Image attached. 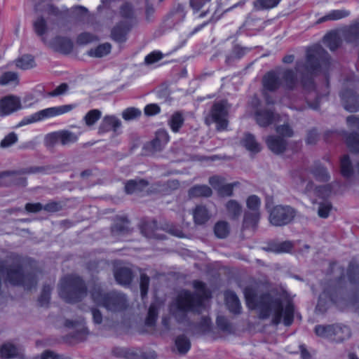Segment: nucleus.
I'll return each mask as SVG.
<instances>
[{
  "label": "nucleus",
  "mask_w": 359,
  "mask_h": 359,
  "mask_svg": "<svg viewBox=\"0 0 359 359\" xmlns=\"http://www.w3.org/2000/svg\"><path fill=\"white\" fill-rule=\"evenodd\" d=\"M210 0H190V6L195 11H198L203 6Z\"/></svg>",
  "instance_id": "63"
},
{
  "label": "nucleus",
  "mask_w": 359,
  "mask_h": 359,
  "mask_svg": "<svg viewBox=\"0 0 359 359\" xmlns=\"http://www.w3.org/2000/svg\"><path fill=\"white\" fill-rule=\"evenodd\" d=\"M151 0H145V13H146V19L148 21H150L151 19V17L153 16L155 9L152 5V4L150 3Z\"/></svg>",
  "instance_id": "62"
},
{
  "label": "nucleus",
  "mask_w": 359,
  "mask_h": 359,
  "mask_svg": "<svg viewBox=\"0 0 359 359\" xmlns=\"http://www.w3.org/2000/svg\"><path fill=\"white\" fill-rule=\"evenodd\" d=\"M261 199L256 195L249 196L246 199L248 210L244 214L243 225L245 227H254L260 217L259 208Z\"/></svg>",
  "instance_id": "10"
},
{
  "label": "nucleus",
  "mask_w": 359,
  "mask_h": 359,
  "mask_svg": "<svg viewBox=\"0 0 359 359\" xmlns=\"http://www.w3.org/2000/svg\"><path fill=\"white\" fill-rule=\"evenodd\" d=\"M280 84L278 77L274 72H269L263 79V85L266 90H274L279 87Z\"/></svg>",
  "instance_id": "30"
},
{
  "label": "nucleus",
  "mask_w": 359,
  "mask_h": 359,
  "mask_svg": "<svg viewBox=\"0 0 359 359\" xmlns=\"http://www.w3.org/2000/svg\"><path fill=\"white\" fill-rule=\"evenodd\" d=\"M131 28V25L128 22H121L115 25L111 31V38L118 43L126 42L127 34Z\"/></svg>",
  "instance_id": "16"
},
{
  "label": "nucleus",
  "mask_w": 359,
  "mask_h": 359,
  "mask_svg": "<svg viewBox=\"0 0 359 359\" xmlns=\"http://www.w3.org/2000/svg\"><path fill=\"white\" fill-rule=\"evenodd\" d=\"M141 114V111L136 108H128L122 113L123 118L126 120H133L138 117Z\"/></svg>",
  "instance_id": "52"
},
{
  "label": "nucleus",
  "mask_w": 359,
  "mask_h": 359,
  "mask_svg": "<svg viewBox=\"0 0 359 359\" xmlns=\"http://www.w3.org/2000/svg\"><path fill=\"white\" fill-rule=\"evenodd\" d=\"M99 42V38L95 34L89 32H83L77 37V43L79 45L88 43H97Z\"/></svg>",
  "instance_id": "35"
},
{
  "label": "nucleus",
  "mask_w": 359,
  "mask_h": 359,
  "mask_svg": "<svg viewBox=\"0 0 359 359\" xmlns=\"http://www.w3.org/2000/svg\"><path fill=\"white\" fill-rule=\"evenodd\" d=\"M169 142V136L166 131L158 130L155 139L151 142V147L154 151L161 150Z\"/></svg>",
  "instance_id": "23"
},
{
  "label": "nucleus",
  "mask_w": 359,
  "mask_h": 359,
  "mask_svg": "<svg viewBox=\"0 0 359 359\" xmlns=\"http://www.w3.org/2000/svg\"><path fill=\"white\" fill-rule=\"evenodd\" d=\"M15 65L17 68L27 70L34 68L36 66V62L32 55H24L15 60Z\"/></svg>",
  "instance_id": "28"
},
{
  "label": "nucleus",
  "mask_w": 359,
  "mask_h": 359,
  "mask_svg": "<svg viewBox=\"0 0 359 359\" xmlns=\"http://www.w3.org/2000/svg\"><path fill=\"white\" fill-rule=\"evenodd\" d=\"M18 75L13 72H7L0 76V85H17L18 83Z\"/></svg>",
  "instance_id": "34"
},
{
  "label": "nucleus",
  "mask_w": 359,
  "mask_h": 359,
  "mask_svg": "<svg viewBox=\"0 0 359 359\" xmlns=\"http://www.w3.org/2000/svg\"><path fill=\"white\" fill-rule=\"evenodd\" d=\"M90 297L95 304L102 306L111 312L120 311L126 307L124 294L116 292L104 294L100 285L94 286L90 291Z\"/></svg>",
  "instance_id": "4"
},
{
  "label": "nucleus",
  "mask_w": 359,
  "mask_h": 359,
  "mask_svg": "<svg viewBox=\"0 0 359 359\" xmlns=\"http://www.w3.org/2000/svg\"><path fill=\"white\" fill-rule=\"evenodd\" d=\"M102 113L98 109H92L89 111L83 118L86 125L91 126L94 125L101 117Z\"/></svg>",
  "instance_id": "38"
},
{
  "label": "nucleus",
  "mask_w": 359,
  "mask_h": 359,
  "mask_svg": "<svg viewBox=\"0 0 359 359\" xmlns=\"http://www.w3.org/2000/svg\"><path fill=\"white\" fill-rule=\"evenodd\" d=\"M333 327L334 325H318L315 328V332L318 337L332 339Z\"/></svg>",
  "instance_id": "39"
},
{
  "label": "nucleus",
  "mask_w": 359,
  "mask_h": 359,
  "mask_svg": "<svg viewBox=\"0 0 359 359\" xmlns=\"http://www.w3.org/2000/svg\"><path fill=\"white\" fill-rule=\"evenodd\" d=\"M158 305H157V304L156 303H154L150 306L149 309L148 316L146 319L147 325L152 326L155 324L158 315Z\"/></svg>",
  "instance_id": "45"
},
{
  "label": "nucleus",
  "mask_w": 359,
  "mask_h": 359,
  "mask_svg": "<svg viewBox=\"0 0 359 359\" xmlns=\"http://www.w3.org/2000/svg\"><path fill=\"white\" fill-rule=\"evenodd\" d=\"M121 126V122L118 118L115 116H105L103 118L100 126V133H105L109 130L116 131Z\"/></svg>",
  "instance_id": "22"
},
{
  "label": "nucleus",
  "mask_w": 359,
  "mask_h": 359,
  "mask_svg": "<svg viewBox=\"0 0 359 359\" xmlns=\"http://www.w3.org/2000/svg\"><path fill=\"white\" fill-rule=\"evenodd\" d=\"M226 179L223 177L215 175L210 177L209 183L212 187L215 189L217 192L221 189L222 185L226 183Z\"/></svg>",
  "instance_id": "49"
},
{
  "label": "nucleus",
  "mask_w": 359,
  "mask_h": 359,
  "mask_svg": "<svg viewBox=\"0 0 359 359\" xmlns=\"http://www.w3.org/2000/svg\"><path fill=\"white\" fill-rule=\"evenodd\" d=\"M344 41L348 43H359V22H355L342 29Z\"/></svg>",
  "instance_id": "18"
},
{
  "label": "nucleus",
  "mask_w": 359,
  "mask_h": 359,
  "mask_svg": "<svg viewBox=\"0 0 359 359\" xmlns=\"http://www.w3.org/2000/svg\"><path fill=\"white\" fill-rule=\"evenodd\" d=\"M193 217L196 224H203L210 219V215L205 207L198 205L194 210Z\"/></svg>",
  "instance_id": "29"
},
{
  "label": "nucleus",
  "mask_w": 359,
  "mask_h": 359,
  "mask_svg": "<svg viewBox=\"0 0 359 359\" xmlns=\"http://www.w3.org/2000/svg\"><path fill=\"white\" fill-rule=\"evenodd\" d=\"M60 297L67 302H76L86 294L83 283L78 276H71L62 279L59 285Z\"/></svg>",
  "instance_id": "6"
},
{
  "label": "nucleus",
  "mask_w": 359,
  "mask_h": 359,
  "mask_svg": "<svg viewBox=\"0 0 359 359\" xmlns=\"http://www.w3.org/2000/svg\"><path fill=\"white\" fill-rule=\"evenodd\" d=\"M52 51L63 55H70L81 59L86 56L102 57L111 53V46H50Z\"/></svg>",
  "instance_id": "5"
},
{
  "label": "nucleus",
  "mask_w": 359,
  "mask_h": 359,
  "mask_svg": "<svg viewBox=\"0 0 359 359\" xmlns=\"http://www.w3.org/2000/svg\"><path fill=\"white\" fill-rule=\"evenodd\" d=\"M148 186V183L143 180H132L127 182L125 190L127 194H133L142 191Z\"/></svg>",
  "instance_id": "26"
},
{
  "label": "nucleus",
  "mask_w": 359,
  "mask_h": 359,
  "mask_svg": "<svg viewBox=\"0 0 359 359\" xmlns=\"http://www.w3.org/2000/svg\"><path fill=\"white\" fill-rule=\"evenodd\" d=\"M353 169L348 156H344L341 160V172L344 177H350Z\"/></svg>",
  "instance_id": "44"
},
{
  "label": "nucleus",
  "mask_w": 359,
  "mask_h": 359,
  "mask_svg": "<svg viewBox=\"0 0 359 359\" xmlns=\"http://www.w3.org/2000/svg\"><path fill=\"white\" fill-rule=\"evenodd\" d=\"M326 59L327 56L321 46H311L307 50L306 70L311 72L316 69Z\"/></svg>",
  "instance_id": "13"
},
{
  "label": "nucleus",
  "mask_w": 359,
  "mask_h": 359,
  "mask_svg": "<svg viewBox=\"0 0 359 359\" xmlns=\"http://www.w3.org/2000/svg\"><path fill=\"white\" fill-rule=\"evenodd\" d=\"M311 174L316 180L320 181H326L329 178L327 170L322 166L315 168Z\"/></svg>",
  "instance_id": "47"
},
{
  "label": "nucleus",
  "mask_w": 359,
  "mask_h": 359,
  "mask_svg": "<svg viewBox=\"0 0 359 359\" xmlns=\"http://www.w3.org/2000/svg\"><path fill=\"white\" fill-rule=\"evenodd\" d=\"M341 97L345 109L349 111L359 110V96L352 89L344 90L341 93Z\"/></svg>",
  "instance_id": "15"
},
{
  "label": "nucleus",
  "mask_w": 359,
  "mask_h": 359,
  "mask_svg": "<svg viewBox=\"0 0 359 359\" xmlns=\"http://www.w3.org/2000/svg\"><path fill=\"white\" fill-rule=\"evenodd\" d=\"M51 288L50 286H45L42 290L41 294L39 299V302L41 306L46 305L50 299Z\"/></svg>",
  "instance_id": "55"
},
{
  "label": "nucleus",
  "mask_w": 359,
  "mask_h": 359,
  "mask_svg": "<svg viewBox=\"0 0 359 359\" xmlns=\"http://www.w3.org/2000/svg\"><path fill=\"white\" fill-rule=\"evenodd\" d=\"M160 112V107L156 104H147L144 107V113L148 116H153Z\"/></svg>",
  "instance_id": "61"
},
{
  "label": "nucleus",
  "mask_w": 359,
  "mask_h": 359,
  "mask_svg": "<svg viewBox=\"0 0 359 359\" xmlns=\"http://www.w3.org/2000/svg\"><path fill=\"white\" fill-rule=\"evenodd\" d=\"M169 55L170 53H163L159 50H154L145 56L144 62L148 65H152Z\"/></svg>",
  "instance_id": "36"
},
{
  "label": "nucleus",
  "mask_w": 359,
  "mask_h": 359,
  "mask_svg": "<svg viewBox=\"0 0 359 359\" xmlns=\"http://www.w3.org/2000/svg\"><path fill=\"white\" fill-rule=\"evenodd\" d=\"M347 124L353 130H359V117L354 115L348 116L347 118Z\"/></svg>",
  "instance_id": "60"
},
{
  "label": "nucleus",
  "mask_w": 359,
  "mask_h": 359,
  "mask_svg": "<svg viewBox=\"0 0 359 359\" xmlns=\"http://www.w3.org/2000/svg\"><path fill=\"white\" fill-rule=\"evenodd\" d=\"M224 296L226 304L229 311L234 313H239L241 307L240 301L236 294L231 291H227Z\"/></svg>",
  "instance_id": "24"
},
{
  "label": "nucleus",
  "mask_w": 359,
  "mask_h": 359,
  "mask_svg": "<svg viewBox=\"0 0 359 359\" xmlns=\"http://www.w3.org/2000/svg\"><path fill=\"white\" fill-rule=\"evenodd\" d=\"M350 12L346 10H334L328 13V18L330 20H337L346 17H348Z\"/></svg>",
  "instance_id": "54"
},
{
  "label": "nucleus",
  "mask_w": 359,
  "mask_h": 359,
  "mask_svg": "<svg viewBox=\"0 0 359 359\" xmlns=\"http://www.w3.org/2000/svg\"><path fill=\"white\" fill-rule=\"evenodd\" d=\"M69 89L68 85L62 83L56 87L53 91L50 92L48 95L51 97L62 95L65 94Z\"/></svg>",
  "instance_id": "58"
},
{
  "label": "nucleus",
  "mask_w": 359,
  "mask_h": 359,
  "mask_svg": "<svg viewBox=\"0 0 359 359\" xmlns=\"http://www.w3.org/2000/svg\"><path fill=\"white\" fill-rule=\"evenodd\" d=\"M194 287L196 290L195 294L183 290L170 306V312L178 320L188 311L200 313L207 306L210 292L200 281H194Z\"/></svg>",
  "instance_id": "2"
},
{
  "label": "nucleus",
  "mask_w": 359,
  "mask_h": 359,
  "mask_svg": "<svg viewBox=\"0 0 359 359\" xmlns=\"http://www.w3.org/2000/svg\"><path fill=\"white\" fill-rule=\"evenodd\" d=\"M235 184L225 183L219 190L218 194L222 196H229L233 194V189Z\"/></svg>",
  "instance_id": "59"
},
{
  "label": "nucleus",
  "mask_w": 359,
  "mask_h": 359,
  "mask_svg": "<svg viewBox=\"0 0 359 359\" xmlns=\"http://www.w3.org/2000/svg\"><path fill=\"white\" fill-rule=\"evenodd\" d=\"M6 274V280L12 285H23L26 289H30L31 286L36 283L34 278L32 275L24 276L22 270L18 266H14L9 269H5L0 264V275Z\"/></svg>",
  "instance_id": "9"
},
{
  "label": "nucleus",
  "mask_w": 359,
  "mask_h": 359,
  "mask_svg": "<svg viewBox=\"0 0 359 359\" xmlns=\"http://www.w3.org/2000/svg\"><path fill=\"white\" fill-rule=\"evenodd\" d=\"M244 294L248 308L257 310L261 318H271L274 324H278L283 320L287 326L292 323L293 306L290 303L283 306L281 294L271 292L258 296L250 287L245 288Z\"/></svg>",
  "instance_id": "1"
},
{
  "label": "nucleus",
  "mask_w": 359,
  "mask_h": 359,
  "mask_svg": "<svg viewBox=\"0 0 359 359\" xmlns=\"http://www.w3.org/2000/svg\"><path fill=\"white\" fill-rule=\"evenodd\" d=\"M1 356L4 358H23V350L11 343L4 344L0 348Z\"/></svg>",
  "instance_id": "20"
},
{
  "label": "nucleus",
  "mask_w": 359,
  "mask_h": 359,
  "mask_svg": "<svg viewBox=\"0 0 359 359\" xmlns=\"http://www.w3.org/2000/svg\"><path fill=\"white\" fill-rule=\"evenodd\" d=\"M332 339L337 341H344L351 336L350 329L345 325H335L333 327Z\"/></svg>",
  "instance_id": "27"
},
{
  "label": "nucleus",
  "mask_w": 359,
  "mask_h": 359,
  "mask_svg": "<svg viewBox=\"0 0 359 359\" xmlns=\"http://www.w3.org/2000/svg\"><path fill=\"white\" fill-rule=\"evenodd\" d=\"M46 12L49 15H53L57 17L62 16L63 15H65L68 12L67 8H65L63 10H60L58 8L54 6L53 5L49 4L47 6Z\"/></svg>",
  "instance_id": "56"
},
{
  "label": "nucleus",
  "mask_w": 359,
  "mask_h": 359,
  "mask_svg": "<svg viewBox=\"0 0 359 359\" xmlns=\"http://www.w3.org/2000/svg\"><path fill=\"white\" fill-rule=\"evenodd\" d=\"M283 76L286 87L288 88H292L297 79V76L294 72L292 70H287L283 73Z\"/></svg>",
  "instance_id": "51"
},
{
  "label": "nucleus",
  "mask_w": 359,
  "mask_h": 359,
  "mask_svg": "<svg viewBox=\"0 0 359 359\" xmlns=\"http://www.w3.org/2000/svg\"><path fill=\"white\" fill-rule=\"evenodd\" d=\"M79 135L69 130H62L47 135L46 138L52 142H60L63 145L72 144L77 141Z\"/></svg>",
  "instance_id": "17"
},
{
  "label": "nucleus",
  "mask_w": 359,
  "mask_h": 359,
  "mask_svg": "<svg viewBox=\"0 0 359 359\" xmlns=\"http://www.w3.org/2000/svg\"><path fill=\"white\" fill-rule=\"evenodd\" d=\"M23 108L20 97L8 95L0 100V116H5Z\"/></svg>",
  "instance_id": "14"
},
{
  "label": "nucleus",
  "mask_w": 359,
  "mask_h": 359,
  "mask_svg": "<svg viewBox=\"0 0 359 359\" xmlns=\"http://www.w3.org/2000/svg\"><path fill=\"white\" fill-rule=\"evenodd\" d=\"M43 206L41 203H27L25 206L27 211L30 212H36L42 210Z\"/></svg>",
  "instance_id": "64"
},
{
  "label": "nucleus",
  "mask_w": 359,
  "mask_h": 359,
  "mask_svg": "<svg viewBox=\"0 0 359 359\" xmlns=\"http://www.w3.org/2000/svg\"><path fill=\"white\" fill-rule=\"evenodd\" d=\"M149 283V277L145 274H142L140 277V290L142 297L146 296L147 294Z\"/></svg>",
  "instance_id": "57"
},
{
  "label": "nucleus",
  "mask_w": 359,
  "mask_h": 359,
  "mask_svg": "<svg viewBox=\"0 0 359 359\" xmlns=\"http://www.w3.org/2000/svg\"><path fill=\"white\" fill-rule=\"evenodd\" d=\"M323 42L325 45H340L344 42L341 30H331L323 38Z\"/></svg>",
  "instance_id": "25"
},
{
  "label": "nucleus",
  "mask_w": 359,
  "mask_h": 359,
  "mask_svg": "<svg viewBox=\"0 0 359 359\" xmlns=\"http://www.w3.org/2000/svg\"><path fill=\"white\" fill-rule=\"evenodd\" d=\"M228 112L229 105L224 100L218 102L213 105L210 112V117L212 122L216 123L218 130L226 128L228 125Z\"/></svg>",
  "instance_id": "12"
},
{
  "label": "nucleus",
  "mask_w": 359,
  "mask_h": 359,
  "mask_svg": "<svg viewBox=\"0 0 359 359\" xmlns=\"http://www.w3.org/2000/svg\"><path fill=\"white\" fill-rule=\"evenodd\" d=\"M212 194V189L207 185L195 186L189 191V195L190 197H208L210 196Z\"/></svg>",
  "instance_id": "33"
},
{
  "label": "nucleus",
  "mask_w": 359,
  "mask_h": 359,
  "mask_svg": "<svg viewBox=\"0 0 359 359\" xmlns=\"http://www.w3.org/2000/svg\"><path fill=\"white\" fill-rule=\"evenodd\" d=\"M18 140V136L14 133H11L6 135L1 142V147L7 148L15 144Z\"/></svg>",
  "instance_id": "53"
},
{
  "label": "nucleus",
  "mask_w": 359,
  "mask_h": 359,
  "mask_svg": "<svg viewBox=\"0 0 359 359\" xmlns=\"http://www.w3.org/2000/svg\"><path fill=\"white\" fill-rule=\"evenodd\" d=\"M276 131L281 137L270 135L266 137V144L273 153L278 154L283 152L286 148L287 142L284 138L292 137L293 131L287 124L278 126Z\"/></svg>",
  "instance_id": "8"
},
{
  "label": "nucleus",
  "mask_w": 359,
  "mask_h": 359,
  "mask_svg": "<svg viewBox=\"0 0 359 359\" xmlns=\"http://www.w3.org/2000/svg\"><path fill=\"white\" fill-rule=\"evenodd\" d=\"M184 123V118L182 114L176 112L172 115L169 121L171 130L176 133L179 130Z\"/></svg>",
  "instance_id": "37"
},
{
  "label": "nucleus",
  "mask_w": 359,
  "mask_h": 359,
  "mask_svg": "<svg viewBox=\"0 0 359 359\" xmlns=\"http://www.w3.org/2000/svg\"><path fill=\"white\" fill-rule=\"evenodd\" d=\"M255 118L257 123L263 127L278 122L276 116L268 109H257L255 114Z\"/></svg>",
  "instance_id": "19"
},
{
  "label": "nucleus",
  "mask_w": 359,
  "mask_h": 359,
  "mask_svg": "<svg viewBox=\"0 0 359 359\" xmlns=\"http://www.w3.org/2000/svg\"><path fill=\"white\" fill-rule=\"evenodd\" d=\"M280 0H256L254 2V6L257 9H270L276 7Z\"/></svg>",
  "instance_id": "42"
},
{
  "label": "nucleus",
  "mask_w": 359,
  "mask_h": 359,
  "mask_svg": "<svg viewBox=\"0 0 359 359\" xmlns=\"http://www.w3.org/2000/svg\"><path fill=\"white\" fill-rule=\"evenodd\" d=\"M75 105L66 104L48 107L24 117L18 124V127L43 121L62 114H66L74 109Z\"/></svg>",
  "instance_id": "7"
},
{
  "label": "nucleus",
  "mask_w": 359,
  "mask_h": 359,
  "mask_svg": "<svg viewBox=\"0 0 359 359\" xmlns=\"http://www.w3.org/2000/svg\"><path fill=\"white\" fill-rule=\"evenodd\" d=\"M292 248V244L290 241H285L275 244L271 247V250L276 253L289 252Z\"/></svg>",
  "instance_id": "46"
},
{
  "label": "nucleus",
  "mask_w": 359,
  "mask_h": 359,
  "mask_svg": "<svg viewBox=\"0 0 359 359\" xmlns=\"http://www.w3.org/2000/svg\"><path fill=\"white\" fill-rule=\"evenodd\" d=\"M34 32L39 36H42L47 31V23L43 17H39L33 23Z\"/></svg>",
  "instance_id": "41"
},
{
  "label": "nucleus",
  "mask_w": 359,
  "mask_h": 359,
  "mask_svg": "<svg viewBox=\"0 0 359 359\" xmlns=\"http://www.w3.org/2000/svg\"><path fill=\"white\" fill-rule=\"evenodd\" d=\"M242 144L249 151L252 153H257L261 150L260 144L256 141L255 137L251 134H245L243 140Z\"/></svg>",
  "instance_id": "31"
},
{
  "label": "nucleus",
  "mask_w": 359,
  "mask_h": 359,
  "mask_svg": "<svg viewBox=\"0 0 359 359\" xmlns=\"http://www.w3.org/2000/svg\"><path fill=\"white\" fill-rule=\"evenodd\" d=\"M346 143L353 151H359V136L357 134H351L346 139Z\"/></svg>",
  "instance_id": "48"
},
{
  "label": "nucleus",
  "mask_w": 359,
  "mask_h": 359,
  "mask_svg": "<svg viewBox=\"0 0 359 359\" xmlns=\"http://www.w3.org/2000/svg\"><path fill=\"white\" fill-rule=\"evenodd\" d=\"M116 282L123 285H129L133 279V273L130 269L126 266L117 268L114 271Z\"/></svg>",
  "instance_id": "21"
},
{
  "label": "nucleus",
  "mask_w": 359,
  "mask_h": 359,
  "mask_svg": "<svg viewBox=\"0 0 359 359\" xmlns=\"http://www.w3.org/2000/svg\"><path fill=\"white\" fill-rule=\"evenodd\" d=\"M295 210L290 206L276 205L270 212L269 221L274 226L290 223L295 217Z\"/></svg>",
  "instance_id": "11"
},
{
  "label": "nucleus",
  "mask_w": 359,
  "mask_h": 359,
  "mask_svg": "<svg viewBox=\"0 0 359 359\" xmlns=\"http://www.w3.org/2000/svg\"><path fill=\"white\" fill-rule=\"evenodd\" d=\"M121 15L126 19H132L134 15L133 8L129 3L123 4L120 8Z\"/></svg>",
  "instance_id": "50"
},
{
  "label": "nucleus",
  "mask_w": 359,
  "mask_h": 359,
  "mask_svg": "<svg viewBox=\"0 0 359 359\" xmlns=\"http://www.w3.org/2000/svg\"><path fill=\"white\" fill-rule=\"evenodd\" d=\"M175 346L179 353H185L190 348L189 340L184 336H180L175 340Z\"/></svg>",
  "instance_id": "40"
},
{
  "label": "nucleus",
  "mask_w": 359,
  "mask_h": 359,
  "mask_svg": "<svg viewBox=\"0 0 359 359\" xmlns=\"http://www.w3.org/2000/svg\"><path fill=\"white\" fill-rule=\"evenodd\" d=\"M226 209L228 216L231 219H237L242 212L241 204L235 200H229L226 203Z\"/></svg>",
  "instance_id": "32"
},
{
  "label": "nucleus",
  "mask_w": 359,
  "mask_h": 359,
  "mask_svg": "<svg viewBox=\"0 0 359 359\" xmlns=\"http://www.w3.org/2000/svg\"><path fill=\"white\" fill-rule=\"evenodd\" d=\"M229 231V225L226 222H219L215 226V233L218 238H225L228 235Z\"/></svg>",
  "instance_id": "43"
},
{
  "label": "nucleus",
  "mask_w": 359,
  "mask_h": 359,
  "mask_svg": "<svg viewBox=\"0 0 359 359\" xmlns=\"http://www.w3.org/2000/svg\"><path fill=\"white\" fill-rule=\"evenodd\" d=\"M294 184L296 188L302 192H313V203L314 209L317 210L318 215L321 218H327L332 210V204L327 200L331 194V189L328 185L317 187L313 189V184L306 180L304 176L300 175L294 177Z\"/></svg>",
  "instance_id": "3"
}]
</instances>
